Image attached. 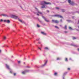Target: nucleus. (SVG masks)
I'll list each match as a JSON object with an SVG mask.
<instances>
[{
  "label": "nucleus",
  "mask_w": 79,
  "mask_h": 79,
  "mask_svg": "<svg viewBox=\"0 0 79 79\" xmlns=\"http://www.w3.org/2000/svg\"><path fill=\"white\" fill-rule=\"evenodd\" d=\"M10 17H11V18H14V19H18V20L19 21H20V22H21V23H24L23 21H22L21 19H18V16H17L16 15H11L10 16Z\"/></svg>",
  "instance_id": "obj_1"
},
{
  "label": "nucleus",
  "mask_w": 79,
  "mask_h": 79,
  "mask_svg": "<svg viewBox=\"0 0 79 79\" xmlns=\"http://www.w3.org/2000/svg\"><path fill=\"white\" fill-rule=\"evenodd\" d=\"M42 5L43 6L42 7V8H45V5H48L49 4H51L50 3L47 2L45 1L43 2H42Z\"/></svg>",
  "instance_id": "obj_2"
},
{
  "label": "nucleus",
  "mask_w": 79,
  "mask_h": 79,
  "mask_svg": "<svg viewBox=\"0 0 79 79\" xmlns=\"http://www.w3.org/2000/svg\"><path fill=\"white\" fill-rule=\"evenodd\" d=\"M30 71L29 70H26L22 72V74H25L27 73H29Z\"/></svg>",
  "instance_id": "obj_3"
},
{
  "label": "nucleus",
  "mask_w": 79,
  "mask_h": 79,
  "mask_svg": "<svg viewBox=\"0 0 79 79\" xmlns=\"http://www.w3.org/2000/svg\"><path fill=\"white\" fill-rule=\"evenodd\" d=\"M6 66L7 68V69H9V70H10V73H12V70H11V69H10V67H9V65H8V64H6Z\"/></svg>",
  "instance_id": "obj_4"
},
{
  "label": "nucleus",
  "mask_w": 79,
  "mask_h": 79,
  "mask_svg": "<svg viewBox=\"0 0 79 79\" xmlns=\"http://www.w3.org/2000/svg\"><path fill=\"white\" fill-rule=\"evenodd\" d=\"M35 9L37 10V11H38V13L37 14V16H39V15H42V13L39 12V11L38 10V9H37V8H35Z\"/></svg>",
  "instance_id": "obj_5"
},
{
  "label": "nucleus",
  "mask_w": 79,
  "mask_h": 79,
  "mask_svg": "<svg viewBox=\"0 0 79 79\" xmlns=\"http://www.w3.org/2000/svg\"><path fill=\"white\" fill-rule=\"evenodd\" d=\"M68 2L70 4V5H73V2H71V0H68Z\"/></svg>",
  "instance_id": "obj_6"
},
{
  "label": "nucleus",
  "mask_w": 79,
  "mask_h": 79,
  "mask_svg": "<svg viewBox=\"0 0 79 79\" xmlns=\"http://www.w3.org/2000/svg\"><path fill=\"white\" fill-rule=\"evenodd\" d=\"M4 23H10V20H4Z\"/></svg>",
  "instance_id": "obj_7"
},
{
  "label": "nucleus",
  "mask_w": 79,
  "mask_h": 79,
  "mask_svg": "<svg viewBox=\"0 0 79 79\" xmlns=\"http://www.w3.org/2000/svg\"><path fill=\"white\" fill-rule=\"evenodd\" d=\"M47 62H48V60H46L44 64L42 65V67H44V66H45L47 64Z\"/></svg>",
  "instance_id": "obj_8"
},
{
  "label": "nucleus",
  "mask_w": 79,
  "mask_h": 79,
  "mask_svg": "<svg viewBox=\"0 0 79 79\" xmlns=\"http://www.w3.org/2000/svg\"><path fill=\"white\" fill-rule=\"evenodd\" d=\"M52 23H58V21L57 20H52Z\"/></svg>",
  "instance_id": "obj_9"
},
{
  "label": "nucleus",
  "mask_w": 79,
  "mask_h": 79,
  "mask_svg": "<svg viewBox=\"0 0 79 79\" xmlns=\"http://www.w3.org/2000/svg\"><path fill=\"white\" fill-rule=\"evenodd\" d=\"M41 34H42L43 35H47V33H45V32H44L42 31L41 32Z\"/></svg>",
  "instance_id": "obj_10"
},
{
  "label": "nucleus",
  "mask_w": 79,
  "mask_h": 79,
  "mask_svg": "<svg viewBox=\"0 0 79 79\" xmlns=\"http://www.w3.org/2000/svg\"><path fill=\"white\" fill-rule=\"evenodd\" d=\"M55 16H57V17H59V18H63V17L61 15H55Z\"/></svg>",
  "instance_id": "obj_11"
},
{
  "label": "nucleus",
  "mask_w": 79,
  "mask_h": 79,
  "mask_svg": "<svg viewBox=\"0 0 79 79\" xmlns=\"http://www.w3.org/2000/svg\"><path fill=\"white\" fill-rule=\"evenodd\" d=\"M42 18H44V20L46 21L47 22H48V20L46 18H45L44 17V16H42Z\"/></svg>",
  "instance_id": "obj_12"
},
{
  "label": "nucleus",
  "mask_w": 79,
  "mask_h": 79,
  "mask_svg": "<svg viewBox=\"0 0 79 79\" xmlns=\"http://www.w3.org/2000/svg\"><path fill=\"white\" fill-rule=\"evenodd\" d=\"M2 16H7V17H8V16L7 15H6V14H2Z\"/></svg>",
  "instance_id": "obj_13"
},
{
  "label": "nucleus",
  "mask_w": 79,
  "mask_h": 79,
  "mask_svg": "<svg viewBox=\"0 0 79 79\" xmlns=\"http://www.w3.org/2000/svg\"><path fill=\"white\" fill-rule=\"evenodd\" d=\"M45 50H49V48L47 47H46L44 48Z\"/></svg>",
  "instance_id": "obj_14"
},
{
  "label": "nucleus",
  "mask_w": 79,
  "mask_h": 79,
  "mask_svg": "<svg viewBox=\"0 0 79 79\" xmlns=\"http://www.w3.org/2000/svg\"><path fill=\"white\" fill-rule=\"evenodd\" d=\"M61 60V58H60L59 57H58L57 58V60Z\"/></svg>",
  "instance_id": "obj_15"
},
{
  "label": "nucleus",
  "mask_w": 79,
  "mask_h": 79,
  "mask_svg": "<svg viewBox=\"0 0 79 79\" xmlns=\"http://www.w3.org/2000/svg\"><path fill=\"white\" fill-rule=\"evenodd\" d=\"M55 76H56L57 75V73L56 72L54 74Z\"/></svg>",
  "instance_id": "obj_16"
},
{
  "label": "nucleus",
  "mask_w": 79,
  "mask_h": 79,
  "mask_svg": "<svg viewBox=\"0 0 79 79\" xmlns=\"http://www.w3.org/2000/svg\"><path fill=\"white\" fill-rule=\"evenodd\" d=\"M4 20H3L2 19H1L0 20V21L1 22H3H3H4Z\"/></svg>",
  "instance_id": "obj_17"
},
{
  "label": "nucleus",
  "mask_w": 79,
  "mask_h": 79,
  "mask_svg": "<svg viewBox=\"0 0 79 79\" xmlns=\"http://www.w3.org/2000/svg\"><path fill=\"white\" fill-rule=\"evenodd\" d=\"M3 39L4 40H5V39H6V37L5 36H4Z\"/></svg>",
  "instance_id": "obj_18"
},
{
  "label": "nucleus",
  "mask_w": 79,
  "mask_h": 79,
  "mask_svg": "<svg viewBox=\"0 0 79 79\" xmlns=\"http://www.w3.org/2000/svg\"><path fill=\"white\" fill-rule=\"evenodd\" d=\"M65 61H68V58H66V59H65Z\"/></svg>",
  "instance_id": "obj_19"
},
{
  "label": "nucleus",
  "mask_w": 79,
  "mask_h": 79,
  "mask_svg": "<svg viewBox=\"0 0 79 79\" xmlns=\"http://www.w3.org/2000/svg\"><path fill=\"white\" fill-rule=\"evenodd\" d=\"M37 27H40V25H39V24H37Z\"/></svg>",
  "instance_id": "obj_20"
},
{
  "label": "nucleus",
  "mask_w": 79,
  "mask_h": 79,
  "mask_svg": "<svg viewBox=\"0 0 79 79\" xmlns=\"http://www.w3.org/2000/svg\"><path fill=\"white\" fill-rule=\"evenodd\" d=\"M21 61H18V63L19 64L20 63H21Z\"/></svg>",
  "instance_id": "obj_21"
},
{
  "label": "nucleus",
  "mask_w": 79,
  "mask_h": 79,
  "mask_svg": "<svg viewBox=\"0 0 79 79\" xmlns=\"http://www.w3.org/2000/svg\"><path fill=\"white\" fill-rule=\"evenodd\" d=\"M69 29H70V30H72V28H71V27H69Z\"/></svg>",
  "instance_id": "obj_22"
},
{
  "label": "nucleus",
  "mask_w": 79,
  "mask_h": 79,
  "mask_svg": "<svg viewBox=\"0 0 79 79\" xmlns=\"http://www.w3.org/2000/svg\"><path fill=\"white\" fill-rule=\"evenodd\" d=\"M55 27H56V28H58V27H57L56 26H55Z\"/></svg>",
  "instance_id": "obj_23"
},
{
  "label": "nucleus",
  "mask_w": 79,
  "mask_h": 79,
  "mask_svg": "<svg viewBox=\"0 0 79 79\" xmlns=\"http://www.w3.org/2000/svg\"><path fill=\"white\" fill-rule=\"evenodd\" d=\"M16 74V73H14V76H15Z\"/></svg>",
  "instance_id": "obj_24"
},
{
  "label": "nucleus",
  "mask_w": 79,
  "mask_h": 79,
  "mask_svg": "<svg viewBox=\"0 0 79 79\" xmlns=\"http://www.w3.org/2000/svg\"><path fill=\"white\" fill-rule=\"evenodd\" d=\"M65 29H66V26H65Z\"/></svg>",
  "instance_id": "obj_25"
},
{
  "label": "nucleus",
  "mask_w": 79,
  "mask_h": 79,
  "mask_svg": "<svg viewBox=\"0 0 79 79\" xmlns=\"http://www.w3.org/2000/svg\"><path fill=\"white\" fill-rule=\"evenodd\" d=\"M56 9H57V10H58V9H59V7H56Z\"/></svg>",
  "instance_id": "obj_26"
},
{
  "label": "nucleus",
  "mask_w": 79,
  "mask_h": 79,
  "mask_svg": "<svg viewBox=\"0 0 79 79\" xmlns=\"http://www.w3.org/2000/svg\"><path fill=\"white\" fill-rule=\"evenodd\" d=\"M39 49H40V50H41V48H38Z\"/></svg>",
  "instance_id": "obj_27"
},
{
  "label": "nucleus",
  "mask_w": 79,
  "mask_h": 79,
  "mask_svg": "<svg viewBox=\"0 0 79 79\" xmlns=\"http://www.w3.org/2000/svg\"><path fill=\"white\" fill-rule=\"evenodd\" d=\"M68 70H70V68H68Z\"/></svg>",
  "instance_id": "obj_28"
},
{
  "label": "nucleus",
  "mask_w": 79,
  "mask_h": 79,
  "mask_svg": "<svg viewBox=\"0 0 79 79\" xmlns=\"http://www.w3.org/2000/svg\"><path fill=\"white\" fill-rule=\"evenodd\" d=\"M76 39V38L75 37H74L73 38V39Z\"/></svg>",
  "instance_id": "obj_29"
},
{
  "label": "nucleus",
  "mask_w": 79,
  "mask_h": 79,
  "mask_svg": "<svg viewBox=\"0 0 79 79\" xmlns=\"http://www.w3.org/2000/svg\"><path fill=\"white\" fill-rule=\"evenodd\" d=\"M1 52H2V50H0V53Z\"/></svg>",
  "instance_id": "obj_30"
},
{
  "label": "nucleus",
  "mask_w": 79,
  "mask_h": 79,
  "mask_svg": "<svg viewBox=\"0 0 79 79\" xmlns=\"http://www.w3.org/2000/svg\"><path fill=\"white\" fill-rule=\"evenodd\" d=\"M71 60V58H70V60Z\"/></svg>",
  "instance_id": "obj_31"
},
{
  "label": "nucleus",
  "mask_w": 79,
  "mask_h": 79,
  "mask_svg": "<svg viewBox=\"0 0 79 79\" xmlns=\"http://www.w3.org/2000/svg\"><path fill=\"white\" fill-rule=\"evenodd\" d=\"M78 51L79 52V49H78Z\"/></svg>",
  "instance_id": "obj_32"
},
{
  "label": "nucleus",
  "mask_w": 79,
  "mask_h": 79,
  "mask_svg": "<svg viewBox=\"0 0 79 79\" xmlns=\"http://www.w3.org/2000/svg\"><path fill=\"white\" fill-rule=\"evenodd\" d=\"M27 68H30V67L28 66L27 67Z\"/></svg>",
  "instance_id": "obj_33"
},
{
  "label": "nucleus",
  "mask_w": 79,
  "mask_h": 79,
  "mask_svg": "<svg viewBox=\"0 0 79 79\" xmlns=\"http://www.w3.org/2000/svg\"><path fill=\"white\" fill-rule=\"evenodd\" d=\"M79 20L78 21V24H79Z\"/></svg>",
  "instance_id": "obj_34"
},
{
  "label": "nucleus",
  "mask_w": 79,
  "mask_h": 79,
  "mask_svg": "<svg viewBox=\"0 0 79 79\" xmlns=\"http://www.w3.org/2000/svg\"><path fill=\"white\" fill-rule=\"evenodd\" d=\"M48 12H49V11L48 10Z\"/></svg>",
  "instance_id": "obj_35"
},
{
  "label": "nucleus",
  "mask_w": 79,
  "mask_h": 79,
  "mask_svg": "<svg viewBox=\"0 0 79 79\" xmlns=\"http://www.w3.org/2000/svg\"><path fill=\"white\" fill-rule=\"evenodd\" d=\"M23 64H25V62H24V63H23Z\"/></svg>",
  "instance_id": "obj_36"
},
{
  "label": "nucleus",
  "mask_w": 79,
  "mask_h": 79,
  "mask_svg": "<svg viewBox=\"0 0 79 79\" xmlns=\"http://www.w3.org/2000/svg\"><path fill=\"white\" fill-rule=\"evenodd\" d=\"M73 18H74V17H73Z\"/></svg>",
  "instance_id": "obj_37"
},
{
  "label": "nucleus",
  "mask_w": 79,
  "mask_h": 79,
  "mask_svg": "<svg viewBox=\"0 0 79 79\" xmlns=\"http://www.w3.org/2000/svg\"><path fill=\"white\" fill-rule=\"evenodd\" d=\"M21 8H22V7H21Z\"/></svg>",
  "instance_id": "obj_38"
},
{
  "label": "nucleus",
  "mask_w": 79,
  "mask_h": 79,
  "mask_svg": "<svg viewBox=\"0 0 79 79\" xmlns=\"http://www.w3.org/2000/svg\"><path fill=\"white\" fill-rule=\"evenodd\" d=\"M61 21V20H60Z\"/></svg>",
  "instance_id": "obj_39"
}]
</instances>
